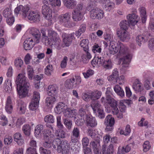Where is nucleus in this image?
<instances>
[{
  "label": "nucleus",
  "instance_id": "obj_1",
  "mask_svg": "<svg viewBox=\"0 0 154 154\" xmlns=\"http://www.w3.org/2000/svg\"><path fill=\"white\" fill-rule=\"evenodd\" d=\"M109 51L110 54H114L119 51V53L121 55H124L123 57L120 59V63H122V67H128L131 58V55L128 53L127 48L122 44L118 43L114 41L110 42Z\"/></svg>",
  "mask_w": 154,
  "mask_h": 154
},
{
  "label": "nucleus",
  "instance_id": "obj_2",
  "mask_svg": "<svg viewBox=\"0 0 154 154\" xmlns=\"http://www.w3.org/2000/svg\"><path fill=\"white\" fill-rule=\"evenodd\" d=\"M71 135L70 141L69 143L65 140H61L59 138L56 139L53 141V146L56 149L58 153H62V154H68L70 149V143H76L78 141V138Z\"/></svg>",
  "mask_w": 154,
  "mask_h": 154
},
{
  "label": "nucleus",
  "instance_id": "obj_3",
  "mask_svg": "<svg viewBox=\"0 0 154 154\" xmlns=\"http://www.w3.org/2000/svg\"><path fill=\"white\" fill-rule=\"evenodd\" d=\"M17 89L20 98H23L26 96L28 88L30 85L28 80L24 74H19L16 80Z\"/></svg>",
  "mask_w": 154,
  "mask_h": 154
},
{
  "label": "nucleus",
  "instance_id": "obj_4",
  "mask_svg": "<svg viewBox=\"0 0 154 154\" xmlns=\"http://www.w3.org/2000/svg\"><path fill=\"white\" fill-rule=\"evenodd\" d=\"M110 88L108 87L107 88L106 92V98L103 97L101 99V102L104 103V104H109L112 108V112L113 114L117 115L119 112V110L117 107V101L114 99L112 98L110 94L111 92L110 91Z\"/></svg>",
  "mask_w": 154,
  "mask_h": 154
},
{
  "label": "nucleus",
  "instance_id": "obj_5",
  "mask_svg": "<svg viewBox=\"0 0 154 154\" xmlns=\"http://www.w3.org/2000/svg\"><path fill=\"white\" fill-rule=\"evenodd\" d=\"M40 99L39 93L36 91L34 92L33 97L29 106V108L32 110L36 109L38 108Z\"/></svg>",
  "mask_w": 154,
  "mask_h": 154
},
{
  "label": "nucleus",
  "instance_id": "obj_6",
  "mask_svg": "<svg viewBox=\"0 0 154 154\" xmlns=\"http://www.w3.org/2000/svg\"><path fill=\"white\" fill-rule=\"evenodd\" d=\"M115 120L112 115H108L105 118L104 124L106 127L105 130L107 131H111L113 128Z\"/></svg>",
  "mask_w": 154,
  "mask_h": 154
},
{
  "label": "nucleus",
  "instance_id": "obj_7",
  "mask_svg": "<svg viewBox=\"0 0 154 154\" xmlns=\"http://www.w3.org/2000/svg\"><path fill=\"white\" fill-rule=\"evenodd\" d=\"M103 11L97 8L92 9L90 12V17L92 19H101L103 17Z\"/></svg>",
  "mask_w": 154,
  "mask_h": 154
},
{
  "label": "nucleus",
  "instance_id": "obj_8",
  "mask_svg": "<svg viewBox=\"0 0 154 154\" xmlns=\"http://www.w3.org/2000/svg\"><path fill=\"white\" fill-rule=\"evenodd\" d=\"M70 18V13L67 12L64 14L60 16L59 19L61 23H63V25L66 27H70L71 24L69 21Z\"/></svg>",
  "mask_w": 154,
  "mask_h": 154
},
{
  "label": "nucleus",
  "instance_id": "obj_9",
  "mask_svg": "<svg viewBox=\"0 0 154 154\" xmlns=\"http://www.w3.org/2000/svg\"><path fill=\"white\" fill-rule=\"evenodd\" d=\"M42 12L46 19L51 22L52 21V10L50 6L46 5L43 6L42 8Z\"/></svg>",
  "mask_w": 154,
  "mask_h": 154
},
{
  "label": "nucleus",
  "instance_id": "obj_10",
  "mask_svg": "<svg viewBox=\"0 0 154 154\" xmlns=\"http://www.w3.org/2000/svg\"><path fill=\"white\" fill-rule=\"evenodd\" d=\"M75 35L74 32H72L69 34H67L66 33L62 34L63 42L66 47H68L72 43V39H75Z\"/></svg>",
  "mask_w": 154,
  "mask_h": 154
},
{
  "label": "nucleus",
  "instance_id": "obj_11",
  "mask_svg": "<svg viewBox=\"0 0 154 154\" xmlns=\"http://www.w3.org/2000/svg\"><path fill=\"white\" fill-rule=\"evenodd\" d=\"M29 10V8L27 6L20 5L14 9V12L17 14H21L24 17H26Z\"/></svg>",
  "mask_w": 154,
  "mask_h": 154
},
{
  "label": "nucleus",
  "instance_id": "obj_12",
  "mask_svg": "<svg viewBox=\"0 0 154 154\" xmlns=\"http://www.w3.org/2000/svg\"><path fill=\"white\" fill-rule=\"evenodd\" d=\"M26 16L29 20L34 22H38L40 20V15L38 13L33 11H30V9Z\"/></svg>",
  "mask_w": 154,
  "mask_h": 154
},
{
  "label": "nucleus",
  "instance_id": "obj_13",
  "mask_svg": "<svg viewBox=\"0 0 154 154\" xmlns=\"http://www.w3.org/2000/svg\"><path fill=\"white\" fill-rule=\"evenodd\" d=\"M126 30H120L117 32V34L120 40L122 41H127L130 39V37Z\"/></svg>",
  "mask_w": 154,
  "mask_h": 154
},
{
  "label": "nucleus",
  "instance_id": "obj_14",
  "mask_svg": "<svg viewBox=\"0 0 154 154\" xmlns=\"http://www.w3.org/2000/svg\"><path fill=\"white\" fill-rule=\"evenodd\" d=\"M85 121L86 125L88 127H94L96 126L97 124V122L95 118L90 115L86 116Z\"/></svg>",
  "mask_w": 154,
  "mask_h": 154
},
{
  "label": "nucleus",
  "instance_id": "obj_15",
  "mask_svg": "<svg viewBox=\"0 0 154 154\" xmlns=\"http://www.w3.org/2000/svg\"><path fill=\"white\" fill-rule=\"evenodd\" d=\"M29 33L32 35L34 38L36 39V43H39V40L41 35L39 30L37 29L32 28L30 30Z\"/></svg>",
  "mask_w": 154,
  "mask_h": 154
},
{
  "label": "nucleus",
  "instance_id": "obj_16",
  "mask_svg": "<svg viewBox=\"0 0 154 154\" xmlns=\"http://www.w3.org/2000/svg\"><path fill=\"white\" fill-rule=\"evenodd\" d=\"M23 43L24 48L26 50L31 49L35 45L33 40L30 38H27Z\"/></svg>",
  "mask_w": 154,
  "mask_h": 154
},
{
  "label": "nucleus",
  "instance_id": "obj_17",
  "mask_svg": "<svg viewBox=\"0 0 154 154\" xmlns=\"http://www.w3.org/2000/svg\"><path fill=\"white\" fill-rule=\"evenodd\" d=\"M64 116L67 118H71L75 117L76 114V110L75 109H72L70 108H67L63 112Z\"/></svg>",
  "mask_w": 154,
  "mask_h": 154
},
{
  "label": "nucleus",
  "instance_id": "obj_18",
  "mask_svg": "<svg viewBox=\"0 0 154 154\" xmlns=\"http://www.w3.org/2000/svg\"><path fill=\"white\" fill-rule=\"evenodd\" d=\"M91 106L93 109L94 112L97 114V112L102 109L101 105L97 100H92L91 103Z\"/></svg>",
  "mask_w": 154,
  "mask_h": 154
},
{
  "label": "nucleus",
  "instance_id": "obj_19",
  "mask_svg": "<svg viewBox=\"0 0 154 154\" xmlns=\"http://www.w3.org/2000/svg\"><path fill=\"white\" fill-rule=\"evenodd\" d=\"M51 37L50 39L51 41V44H54L55 43H59L60 41V38L56 32L52 30L51 33H50Z\"/></svg>",
  "mask_w": 154,
  "mask_h": 154
},
{
  "label": "nucleus",
  "instance_id": "obj_20",
  "mask_svg": "<svg viewBox=\"0 0 154 154\" xmlns=\"http://www.w3.org/2000/svg\"><path fill=\"white\" fill-rule=\"evenodd\" d=\"M127 18L130 23L133 25L138 22L139 19L135 14H129L127 16Z\"/></svg>",
  "mask_w": 154,
  "mask_h": 154
},
{
  "label": "nucleus",
  "instance_id": "obj_21",
  "mask_svg": "<svg viewBox=\"0 0 154 154\" xmlns=\"http://www.w3.org/2000/svg\"><path fill=\"white\" fill-rule=\"evenodd\" d=\"M67 107L64 103L60 102L55 109V111L57 114H60L62 112L65 111Z\"/></svg>",
  "mask_w": 154,
  "mask_h": 154
},
{
  "label": "nucleus",
  "instance_id": "obj_22",
  "mask_svg": "<svg viewBox=\"0 0 154 154\" xmlns=\"http://www.w3.org/2000/svg\"><path fill=\"white\" fill-rule=\"evenodd\" d=\"M5 109L6 112L9 114H11L12 112L13 106L12 104L11 98L10 96L8 97L7 99Z\"/></svg>",
  "mask_w": 154,
  "mask_h": 154
},
{
  "label": "nucleus",
  "instance_id": "obj_23",
  "mask_svg": "<svg viewBox=\"0 0 154 154\" xmlns=\"http://www.w3.org/2000/svg\"><path fill=\"white\" fill-rule=\"evenodd\" d=\"M65 6L68 9H73L76 5V1L74 0H63Z\"/></svg>",
  "mask_w": 154,
  "mask_h": 154
},
{
  "label": "nucleus",
  "instance_id": "obj_24",
  "mask_svg": "<svg viewBox=\"0 0 154 154\" xmlns=\"http://www.w3.org/2000/svg\"><path fill=\"white\" fill-rule=\"evenodd\" d=\"M17 109L19 114H24L26 109V104L21 101H19L18 103Z\"/></svg>",
  "mask_w": 154,
  "mask_h": 154
},
{
  "label": "nucleus",
  "instance_id": "obj_25",
  "mask_svg": "<svg viewBox=\"0 0 154 154\" xmlns=\"http://www.w3.org/2000/svg\"><path fill=\"white\" fill-rule=\"evenodd\" d=\"M113 146L112 144H110L106 149V146L103 145L102 146V154H112L113 152Z\"/></svg>",
  "mask_w": 154,
  "mask_h": 154
},
{
  "label": "nucleus",
  "instance_id": "obj_26",
  "mask_svg": "<svg viewBox=\"0 0 154 154\" xmlns=\"http://www.w3.org/2000/svg\"><path fill=\"white\" fill-rule=\"evenodd\" d=\"M58 91L57 88L52 85H49L48 87L47 92L49 96H56Z\"/></svg>",
  "mask_w": 154,
  "mask_h": 154
},
{
  "label": "nucleus",
  "instance_id": "obj_27",
  "mask_svg": "<svg viewBox=\"0 0 154 154\" xmlns=\"http://www.w3.org/2000/svg\"><path fill=\"white\" fill-rule=\"evenodd\" d=\"M86 25L85 24H82L80 26L79 29L76 31L74 33L75 36L79 38L82 33H84L86 29Z\"/></svg>",
  "mask_w": 154,
  "mask_h": 154
},
{
  "label": "nucleus",
  "instance_id": "obj_28",
  "mask_svg": "<svg viewBox=\"0 0 154 154\" xmlns=\"http://www.w3.org/2000/svg\"><path fill=\"white\" fill-rule=\"evenodd\" d=\"M14 139L19 145H22L24 143V140L23 139L21 134L19 133H16L14 134Z\"/></svg>",
  "mask_w": 154,
  "mask_h": 154
},
{
  "label": "nucleus",
  "instance_id": "obj_29",
  "mask_svg": "<svg viewBox=\"0 0 154 154\" xmlns=\"http://www.w3.org/2000/svg\"><path fill=\"white\" fill-rule=\"evenodd\" d=\"M50 97L46 98L45 100V103L46 105L51 108L52 106V105L56 101V96H50Z\"/></svg>",
  "mask_w": 154,
  "mask_h": 154
},
{
  "label": "nucleus",
  "instance_id": "obj_30",
  "mask_svg": "<svg viewBox=\"0 0 154 154\" xmlns=\"http://www.w3.org/2000/svg\"><path fill=\"white\" fill-rule=\"evenodd\" d=\"M75 81V79L73 78L72 79H68L65 82V86L69 89H71L75 88V84L74 83Z\"/></svg>",
  "mask_w": 154,
  "mask_h": 154
},
{
  "label": "nucleus",
  "instance_id": "obj_31",
  "mask_svg": "<svg viewBox=\"0 0 154 154\" xmlns=\"http://www.w3.org/2000/svg\"><path fill=\"white\" fill-rule=\"evenodd\" d=\"M98 59H94L91 61V63L93 64H97L98 66H103L104 62L105 60L103 57H97Z\"/></svg>",
  "mask_w": 154,
  "mask_h": 154
},
{
  "label": "nucleus",
  "instance_id": "obj_32",
  "mask_svg": "<svg viewBox=\"0 0 154 154\" xmlns=\"http://www.w3.org/2000/svg\"><path fill=\"white\" fill-rule=\"evenodd\" d=\"M83 17V15L82 13L73 11L72 12V18L75 21H78L81 20Z\"/></svg>",
  "mask_w": 154,
  "mask_h": 154
},
{
  "label": "nucleus",
  "instance_id": "obj_33",
  "mask_svg": "<svg viewBox=\"0 0 154 154\" xmlns=\"http://www.w3.org/2000/svg\"><path fill=\"white\" fill-rule=\"evenodd\" d=\"M101 91H96L94 92H92L91 94V99L95 101L99 99L101 95Z\"/></svg>",
  "mask_w": 154,
  "mask_h": 154
},
{
  "label": "nucleus",
  "instance_id": "obj_34",
  "mask_svg": "<svg viewBox=\"0 0 154 154\" xmlns=\"http://www.w3.org/2000/svg\"><path fill=\"white\" fill-rule=\"evenodd\" d=\"M136 41L137 44L140 46L141 44H143L145 42L147 41V39L145 36L144 37L142 35H138L136 38Z\"/></svg>",
  "mask_w": 154,
  "mask_h": 154
},
{
  "label": "nucleus",
  "instance_id": "obj_35",
  "mask_svg": "<svg viewBox=\"0 0 154 154\" xmlns=\"http://www.w3.org/2000/svg\"><path fill=\"white\" fill-rule=\"evenodd\" d=\"M140 11L141 17L142 22L143 23H145L146 22V12L145 8L143 7H141L140 9Z\"/></svg>",
  "mask_w": 154,
  "mask_h": 154
},
{
  "label": "nucleus",
  "instance_id": "obj_36",
  "mask_svg": "<svg viewBox=\"0 0 154 154\" xmlns=\"http://www.w3.org/2000/svg\"><path fill=\"white\" fill-rule=\"evenodd\" d=\"M114 89L117 94L121 97L124 96V92L122 89L119 85H116L114 87Z\"/></svg>",
  "mask_w": 154,
  "mask_h": 154
},
{
  "label": "nucleus",
  "instance_id": "obj_37",
  "mask_svg": "<svg viewBox=\"0 0 154 154\" xmlns=\"http://www.w3.org/2000/svg\"><path fill=\"white\" fill-rule=\"evenodd\" d=\"M12 83L11 81L10 80H7L5 81V89L6 91L8 93L11 92V90Z\"/></svg>",
  "mask_w": 154,
  "mask_h": 154
},
{
  "label": "nucleus",
  "instance_id": "obj_38",
  "mask_svg": "<svg viewBox=\"0 0 154 154\" xmlns=\"http://www.w3.org/2000/svg\"><path fill=\"white\" fill-rule=\"evenodd\" d=\"M88 40L87 39H83L80 42V45L81 47H83L85 51H87L88 50L89 43Z\"/></svg>",
  "mask_w": 154,
  "mask_h": 154
},
{
  "label": "nucleus",
  "instance_id": "obj_39",
  "mask_svg": "<svg viewBox=\"0 0 154 154\" xmlns=\"http://www.w3.org/2000/svg\"><path fill=\"white\" fill-rule=\"evenodd\" d=\"M104 4H106L105 5V8L106 10L109 11L111 10L114 7V4L109 0H106L105 1V3Z\"/></svg>",
  "mask_w": 154,
  "mask_h": 154
},
{
  "label": "nucleus",
  "instance_id": "obj_40",
  "mask_svg": "<svg viewBox=\"0 0 154 154\" xmlns=\"http://www.w3.org/2000/svg\"><path fill=\"white\" fill-rule=\"evenodd\" d=\"M31 127L29 125H23L22 128V130L24 134L29 136L30 134Z\"/></svg>",
  "mask_w": 154,
  "mask_h": 154
},
{
  "label": "nucleus",
  "instance_id": "obj_41",
  "mask_svg": "<svg viewBox=\"0 0 154 154\" xmlns=\"http://www.w3.org/2000/svg\"><path fill=\"white\" fill-rule=\"evenodd\" d=\"M100 142V140L97 139V140H96L95 141H92L90 143V145L93 148L94 150H95V149L97 150L99 149Z\"/></svg>",
  "mask_w": 154,
  "mask_h": 154
},
{
  "label": "nucleus",
  "instance_id": "obj_42",
  "mask_svg": "<svg viewBox=\"0 0 154 154\" xmlns=\"http://www.w3.org/2000/svg\"><path fill=\"white\" fill-rule=\"evenodd\" d=\"M129 23H130L128 21H127L126 20H124L121 22L120 23L121 29L120 30H126L128 28Z\"/></svg>",
  "mask_w": 154,
  "mask_h": 154
},
{
  "label": "nucleus",
  "instance_id": "obj_43",
  "mask_svg": "<svg viewBox=\"0 0 154 154\" xmlns=\"http://www.w3.org/2000/svg\"><path fill=\"white\" fill-rule=\"evenodd\" d=\"M133 88L137 92H140L142 90L140 84L138 82H136L134 83Z\"/></svg>",
  "mask_w": 154,
  "mask_h": 154
},
{
  "label": "nucleus",
  "instance_id": "obj_44",
  "mask_svg": "<svg viewBox=\"0 0 154 154\" xmlns=\"http://www.w3.org/2000/svg\"><path fill=\"white\" fill-rule=\"evenodd\" d=\"M119 75L118 72L116 69H115L113 70L112 74L108 77V80L111 81L115 79H116L117 77H118Z\"/></svg>",
  "mask_w": 154,
  "mask_h": 154
},
{
  "label": "nucleus",
  "instance_id": "obj_45",
  "mask_svg": "<svg viewBox=\"0 0 154 154\" xmlns=\"http://www.w3.org/2000/svg\"><path fill=\"white\" fill-rule=\"evenodd\" d=\"M85 51L87 52L86 54H83L81 58L83 62L86 63L88 62V60L91 58V56L90 53L88 52V51Z\"/></svg>",
  "mask_w": 154,
  "mask_h": 154
},
{
  "label": "nucleus",
  "instance_id": "obj_46",
  "mask_svg": "<svg viewBox=\"0 0 154 154\" xmlns=\"http://www.w3.org/2000/svg\"><path fill=\"white\" fill-rule=\"evenodd\" d=\"M66 133L62 130L57 131L55 132V135L59 138H64L66 137Z\"/></svg>",
  "mask_w": 154,
  "mask_h": 154
},
{
  "label": "nucleus",
  "instance_id": "obj_47",
  "mask_svg": "<svg viewBox=\"0 0 154 154\" xmlns=\"http://www.w3.org/2000/svg\"><path fill=\"white\" fill-rule=\"evenodd\" d=\"M63 122L66 128L68 130H70L72 125V120L68 119L65 118L63 119Z\"/></svg>",
  "mask_w": 154,
  "mask_h": 154
},
{
  "label": "nucleus",
  "instance_id": "obj_48",
  "mask_svg": "<svg viewBox=\"0 0 154 154\" xmlns=\"http://www.w3.org/2000/svg\"><path fill=\"white\" fill-rule=\"evenodd\" d=\"M44 129L43 125L39 124L36 126L35 130V135L37 134V136L39 135Z\"/></svg>",
  "mask_w": 154,
  "mask_h": 154
},
{
  "label": "nucleus",
  "instance_id": "obj_49",
  "mask_svg": "<svg viewBox=\"0 0 154 154\" xmlns=\"http://www.w3.org/2000/svg\"><path fill=\"white\" fill-rule=\"evenodd\" d=\"M12 14L11 11L9 8H7L3 10L2 14L5 17H8Z\"/></svg>",
  "mask_w": 154,
  "mask_h": 154
},
{
  "label": "nucleus",
  "instance_id": "obj_50",
  "mask_svg": "<svg viewBox=\"0 0 154 154\" xmlns=\"http://www.w3.org/2000/svg\"><path fill=\"white\" fill-rule=\"evenodd\" d=\"M44 121L46 122L53 123L54 122V116L51 115H47L45 117Z\"/></svg>",
  "mask_w": 154,
  "mask_h": 154
},
{
  "label": "nucleus",
  "instance_id": "obj_51",
  "mask_svg": "<svg viewBox=\"0 0 154 154\" xmlns=\"http://www.w3.org/2000/svg\"><path fill=\"white\" fill-rule=\"evenodd\" d=\"M52 30L51 29H47L45 28H42L41 30V32L42 34V38L44 37H46V36H50V33L51 32Z\"/></svg>",
  "mask_w": 154,
  "mask_h": 154
},
{
  "label": "nucleus",
  "instance_id": "obj_52",
  "mask_svg": "<svg viewBox=\"0 0 154 154\" xmlns=\"http://www.w3.org/2000/svg\"><path fill=\"white\" fill-rule=\"evenodd\" d=\"M103 66L107 69H110L112 68V62L110 59L105 60Z\"/></svg>",
  "mask_w": 154,
  "mask_h": 154
},
{
  "label": "nucleus",
  "instance_id": "obj_53",
  "mask_svg": "<svg viewBox=\"0 0 154 154\" xmlns=\"http://www.w3.org/2000/svg\"><path fill=\"white\" fill-rule=\"evenodd\" d=\"M45 73L48 75H50L53 70V66L52 65H48L45 69Z\"/></svg>",
  "mask_w": 154,
  "mask_h": 154
},
{
  "label": "nucleus",
  "instance_id": "obj_54",
  "mask_svg": "<svg viewBox=\"0 0 154 154\" xmlns=\"http://www.w3.org/2000/svg\"><path fill=\"white\" fill-rule=\"evenodd\" d=\"M92 50L94 53H100L101 51V48L98 45L95 44L92 47Z\"/></svg>",
  "mask_w": 154,
  "mask_h": 154
},
{
  "label": "nucleus",
  "instance_id": "obj_55",
  "mask_svg": "<svg viewBox=\"0 0 154 154\" xmlns=\"http://www.w3.org/2000/svg\"><path fill=\"white\" fill-rule=\"evenodd\" d=\"M23 64V61L21 59L18 58L15 60V65L18 69H20Z\"/></svg>",
  "mask_w": 154,
  "mask_h": 154
},
{
  "label": "nucleus",
  "instance_id": "obj_56",
  "mask_svg": "<svg viewBox=\"0 0 154 154\" xmlns=\"http://www.w3.org/2000/svg\"><path fill=\"white\" fill-rule=\"evenodd\" d=\"M52 145H53V142L52 144L51 141L50 140H45V142L43 143V146L44 147L47 149L51 148Z\"/></svg>",
  "mask_w": 154,
  "mask_h": 154
},
{
  "label": "nucleus",
  "instance_id": "obj_57",
  "mask_svg": "<svg viewBox=\"0 0 154 154\" xmlns=\"http://www.w3.org/2000/svg\"><path fill=\"white\" fill-rule=\"evenodd\" d=\"M39 150L40 154H51V153L50 150L47 149L42 147L39 148Z\"/></svg>",
  "mask_w": 154,
  "mask_h": 154
},
{
  "label": "nucleus",
  "instance_id": "obj_58",
  "mask_svg": "<svg viewBox=\"0 0 154 154\" xmlns=\"http://www.w3.org/2000/svg\"><path fill=\"white\" fill-rule=\"evenodd\" d=\"M75 136V137H79L80 135V131L79 129L77 127H75L72 131V134L71 135Z\"/></svg>",
  "mask_w": 154,
  "mask_h": 154
},
{
  "label": "nucleus",
  "instance_id": "obj_59",
  "mask_svg": "<svg viewBox=\"0 0 154 154\" xmlns=\"http://www.w3.org/2000/svg\"><path fill=\"white\" fill-rule=\"evenodd\" d=\"M94 73V71L91 69L88 70L86 72L83 73L84 77L86 79L88 78L90 76L93 75Z\"/></svg>",
  "mask_w": 154,
  "mask_h": 154
},
{
  "label": "nucleus",
  "instance_id": "obj_60",
  "mask_svg": "<svg viewBox=\"0 0 154 154\" xmlns=\"http://www.w3.org/2000/svg\"><path fill=\"white\" fill-rule=\"evenodd\" d=\"M27 72L29 79H32L33 77L34 72L33 69L30 66H28Z\"/></svg>",
  "mask_w": 154,
  "mask_h": 154
},
{
  "label": "nucleus",
  "instance_id": "obj_61",
  "mask_svg": "<svg viewBox=\"0 0 154 154\" xmlns=\"http://www.w3.org/2000/svg\"><path fill=\"white\" fill-rule=\"evenodd\" d=\"M26 154H37V153L35 148L30 147L27 149Z\"/></svg>",
  "mask_w": 154,
  "mask_h": 154
},
{
  "label": "nucleus",
  "instance_id": "obj_62",
  "mask_svg": "<svg viewBox=\"0 0 154 154\" xmlns=\"http://www.w3.org/2000/svg\"><path fill=\"white\" fill-rule=\"evenodd\" d=\"M82 143L83 148H85V147H87L89 144V140L88 138L86 137H83L82 140Z\"/></svg>",
  "mask_w": 154,
  "mask_h": 154
},
{
  "label": "nucleus",
  "instance_id": "obj_63",
  "mask_svg": "<svg viewBox=\"0 0 154 154\" xmlns=\"http://www.w3.org/2000/svg\"><path fill=\"white\" fill-rule=\"evenodd\" d=\"M143 150L144 152H146L148 151L151 147L149 144V141H146L145 142L143 145Z\"/></svg>",
  "mask_w": 154,
  "mask_h": 154
},
{
  "label": "nucleus",
  "instance_id": "obj_64",
  "mask_svg": "<svg viewBox=\"0 0 154 154\" xmlns=\"http://www.w3.org/2000/svg\"><path fill=\"white\" fill-rule=\"evenodd\" d=\"M83 6L81 4H79L77 5L76 8L74 10L73 12H77L78 13H82Z\"/></svg>",
  "mask_w": 154,
  "mask_h": 154
}]
</instances>
